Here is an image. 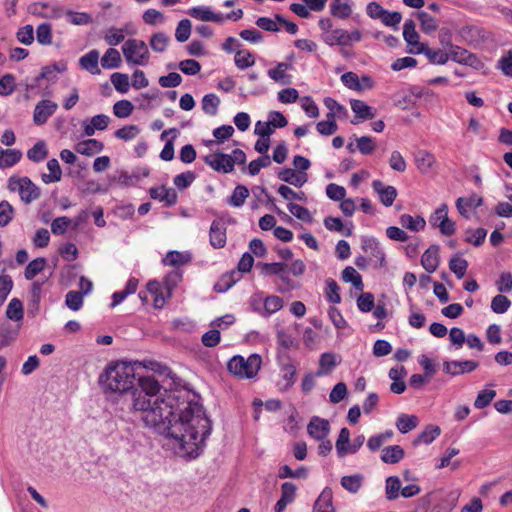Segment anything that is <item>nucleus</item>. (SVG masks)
Instances as JSON below:
<instances>
[{
    "instance_id": "obj_64",
    "label": "nucleus",
    "mask_w": 512,
    "mask_h": 512,
    "mask_svg": "<svg viewBox=\"0 0 512 512\" xmlns=\"http://www.w3.org/2000/svg\"><path fill=\"white\" fill-rule=\"evenodd\" d=\"M375 306L374 295L370 292L362 293L357 299V307L363 313L370 312Z\"/></svg>"
},
{
    "instance_id": "obj_1",
    "label": "nucleus",
    "mask_w": 512,
    "mask_h": 512,
    "mask_svg": "<svg viewBox=\"0 0 512 512\" xmlns=\"http://www.w3.org/2000/svg\"><path fill=\"white\" fill-rule=\"evenodd\" d=\"M99 384L105 392L119 393L123 404L129 411L140 412L141 419L147 427L156 433H170L177 430L181 424L172 425L164 421L163 413L168 412V417L173 414V409H178L186 404L190 407L195 395L185 389H176L174 392L163 394L155 400L150 407V401L136 398V372L133 364L125 361L111 362L99 376Z\"/></svg>"
},
{
    "instance_id": "obj_60",
    "label": "nucleus",
    "mask_w": 512,
    "mask_h": 512,
    "mask_svg": "<svg viewBox=\"0 0 512 512\" xmlns=\"http://www.w3.org/2000/svg\"><path fill=\"white\" fill-rule=\"evenodd\" d=\"M287 207L289 212L297 219L308 223L312 222L313 218L307 208L292 202H290Z\"/></svg>"
},
{
    "instance_id": "obj_11",
    "label": "nucleus",
    "mask_w": 512,
    "mask_h": 512,
    "mask_svg": "<svg viewBox=\"0 0 512 512\" xmlns=\"http://www.w3.org/2000/svg\"><path fill=\"white\" fill-rule=\"evenodd\" d=\"M210 244L215 249L223 248L226 245V222L223 218L212 221L209 231Z\"/></svg>"
},
{
    "instance_id": "obj_57",
    "label": "nucleus",
    "mask_w": 512,
    "mask_h": 512,
    "mask_svg": "<svg viewBox=\"0 0 512 512\" xmlns=\"http://www.w3.org/2000/svg\"><path fill=\"white\" fill-rule=\"evenodd\" d=\"M191 27L192 24L189 19H182L176 27V40L181 43L187 41L191 35Z\"/></svg>"
},
{
    "instance_id": "obj_30",
    "label": "nucleus",
    "mask_w": 512,
    "mask_h": 512,
    "mask_svg": "<svg viewBox=\"0 0 512 512\" xmlns=\"http://www.w3.org/2000/svg\"><path fill=\"white\" fill-rule=\"evenodd\" d=\"M47 168L50 171L49 174H42L41 179L44 183L49 184L53 182H59L62 178V170L57 159L52 158L47 162Z\"/></svg>"
},
{
    "instance_id": "obj_53",
    "label": "nucleus",
    "mask_w": 512,
    "mask_h": 512,
    "mask_svg": "<svg viewBox=\"0 0 512 512\" xmlns=\"http://www.w3.org/2000/svg\"><path fill=\"white\" fill-rule=\"evenodd\" d=\"M170 38L164 32H157L151 36L150 46L155 52H163L165 51Z\"/></svg>"
},
{
    "instance_id": "obj_13",
    "label": "nucleus",
    "mask_w": 512,
    "mask_h": 512,
    "mask_svg": "<svg viewBox=\"0 0 512 512\" xmlns=\"http://www.w3.org/2000/svg\"><path fill=\"white\" fill-rule=\"evenodd\" d=\"M57 109V104L51 100H41L34 109L33 121L36 125L45 124L49 117L52 116Z\"/></svg>"
},
{
    "instance_id": "obj_31",
    "label": "nucleus",
    "mask_w": 512,
    "mask_h": 512,
    "mask_svg": "<svg viewBox=\"0 0 512 512\" xmlns=\"http://www.w3.org/2000/svg\"><path fill=\"white\" fill-rule=\"evenodd\" d=\"M239 279V274L236 271H231L223 274L220 279L215 283L214 290L218 293H224L231 288Z\"/></svg>"
},
{
    "instance_id": "obj_2",
    "label": "nucleus",
    "mask_w": 512,
    "mask_h": 512,
    "mask_svg": "<svg viewBox=\"0 0 512 512\" xmlns=\"http://www.w3.org/2000/svg\"><path fill=\"white\" fill-rule=\"evenodd\" d=\"M149 368L165 377L163 380V394L174 392V390L180 388L195 395L190 407H186V404L181 405L178 409H173V414L169 417V411L163 413V418L167 417V419H163L165 422L169 421L172 425L181 424V427L177 429L179 433L171 430V434H159L174 439L179 444V448L185 451L190 458L198 457L205 446V440L212 431V422L206 416L200 403V395L183 385L182 379L173 373L168 366L154 361L150 362Z\"/></svg>"
},
{
    "instance_id": "obj_50",
    "label": "nucleus",
    "mask_w": 512,
    "mask_h": 512,
    "mask_svg": "<svg viewBox=\"0 0 512 512\" xmlns=\"http://www.w3.org/2000/svg\"><path fill=\"white\" fill-rule=\"evenodd\" d=\"M330 12L334 17L346 19L351 15L352 9L348 3H342L340 0H334L330 5Z\"/></svg>"
},
{
    "instance_id": "obj_46",
    "label": "nucleus",
    "mask_w": 512,
    "mask_h": 512,
    "mask_svg": "<svg viewBox=\"0 0 512 512\" xmlns=\"http://www.w3.org/2000/svg\"><path fill=\"white\" fill-rule=\"evenodd\" d=\"M283 307V300L279 296H268L263 302V313L262 316H269Z\"/></svg>"
},
{
    "instance_id": "obj_23",
    "label": "nucleus",
    "mask_w": 512,
    "mask_h": 512,
    "mask_svg": "<svg viewBox=\"0 0 512 512\" xmlns=\"http://www.w3.org/2000/svg\"><path fill=\"white\" fill-rule=\"evenodd\" d=\"M149 195L152 199L165 202L166 205L172 206L177 202V193L165 186L152 187L149 189Z\"/></svg>"
},
{
    "instance_id": "obj_15",
    "label": "nucleus",
    "mask_w": 512,
    "mask_h": 512,
    "mask_svg": "<svg viewBox=\"0 0 512 512\" xmlns=\"http://www.w3.org/2000/svg\"><path fill=\"white\" fill-rule=\"evenodd\" d=\"M372 188L374 192L379 195L380 201L384 206L390 207L393 205L397 197V190L394 186H385L382 181L374 180L372 182Z\"/></svg>"
},
{
    "instance_id": "obj_10",
    "label": "nucleus",
    "mask_w": 512,
    "mask_h": 512,
    "mask_svg": "<svg viewBox=\"0 0 512 512\" xmlns=\"http://www.w3.org/2000/svg\"><path fill=\"white\" fill-rule=\"evenodd\" d=\"M361 246L366 253L370 254V261L375 262V267L381 268L385 265V254L375 238L362 237Z\"/></svg>"
},
{
    "instance_id": "obj_25",
    "label": "nucleus",
    "mask_w": 512,
    "mask_h": 512,
    "mask_svg": "<svg viewBox=\"0 0 512 512\" xmlns=\"http://www.w3.org/2000/svg\"><path fill=\"white\" fill-rule=\"evenodd\" d=\"M399 222L403 228H406L413 232H419L425 229L426 221L422 216L413 217L410 214H402L399 218Z\"/></svg>"
},
{
    "instance_id": "obj_21",
    "label": "nucleus",
    "mask_w": 512,
    "mask_h": 512,
    "mask_svg": "<svg viewBox=\"0 0 512 512\" xmlns=\"http://www.w3.org/2000/svg\"><path fill=\"white\" fill-rule=\"evenodd\" d=\"M443 53L444 55L438 59V64H446L448 61H453L457 64H467V58L470 57L465 49L458 46H450V48Z\"/></svg>"
},
{
    "instance_id": "obj_48",
    "label": "nucleus",
    "mask_w": 512,
    "mask_h": 512,
    "mask_svg": "<svg viewBox=\"0 0 512 512\" xmlns=\"http://www.w3.org/2000/svg\"><path fill=\"white\" fill-rule=\"evenodd\" d=\"M336 366V358L333 353L326 352L321 355L317 376L326 375Z\"/></svg>"
},
{
    "instance_id": "obj_44",
    "label": "nucleus",
    "mask_w": 512,
    "mask_h": 512,
    "mask_svg": "<svg viewBox=\"0 0 512 512\" xmlns=\"http://www.w3.org/2000/svg\"><path fill=\"white\" fill-rule=\"evenodd\" d=\"M202 110L211 116H215L218 112V107L220 104L219 97L214 93L206 94L202 98Z\"/></svg>"
},
{
    "instance_id": "obj_28",
    "label": "nucleus",
    "mask_w": 512,
    "mask_h": 512,
    "mask_svg": "<svg viewBox=\"0 0 512 512\" xmlns=\"http://www.w3.org/2000/svg\"><path fill=\"white\" fill-rule=\"evenodd\" d=\"M404 454L405 452L401 446H388L382 450L381 460L384 463L396 464L403 459Z\"/></svg>"
},
{
    "instance_id": "obj_58",
    "label": "nucleus",
    "mask_w": 512,
    "mask_h": 512,
    "mask_svg": "<svg viewBox=\"0 0 512 512\" xmlns=\"http://www.w3.org/2000/svg\"><path fill=\"white\" fill-rule=\"evenodd\" d=\"M496 396V391L492 389H484L480 391L474 401V406L477 409L487 407Z\"/></svg>"
},
{
    "instance_id": "obj_17",
    "label": "nucleus",
    "mask_w": 512,
    "mask_h": 512,
    "mask_svg": "<svg viewBox=\"0 0 512 512\" xmlns=\"http://www.w3.org/2000/svg\"><path fill=\"white\" fill-rule=\"evenodd\" d=\"M459 34L466 42L474 45H478L486 39L485 30L476 25L463 26Z\"/></svg>"
},
{
    "instance_id": "obj_12",
    "label": "nucleus",
    "mask_w": 512,
    "mask_h": 512,
    "mask_svg": "<svg viewBox=\"0 0 512 512\" xmlns=\"http://www.w3.org/2000/svg\"><path fill=\"white\" fill-rule=\"evenodd\" d=\"M479 366L477 361L464 360V361H445L443 363V371L451 376H458L465 373H470L476 370Z\"/></svg>"
},
{
    "instance_id": "obj_7",
    "label": "nucleus",
    "mask_w": 512,
    "mask_h": 512,
    "mask_svg": "<svg viewBox=\"0 0 512 512\" xmlns=\"http://www.w3.org/2000/svg\"><path fill=\"white\" fill-rule=\"evenodd\" d=\"M222 49L227 53H235V64H255V55L244 48L243 43L235 37L226 38L222 44Z\"/></svg>"
},
{
    "instance_id": "obj_51",
    "label": "nucleus",
    "mask_w": 512,
    "mask_h": 512,
    "mask_svg": "<svg viewBox=\"0 0 512 512\" xmlns=\"http://www.w3.org/2000/svg\"><path fill=\"white\" fill-rule=\"evenodd\" d=\"M401 492L400 479L397 476H390L386 479V498L388 500H395Z\"/></svg>"
},
{
    "instance_id": "obj_42",
    "label": "nucleus",
    "mask_w": 512,
    "mask_h": 512,
    "mask_svg": "<svg viewBox=\"0 0 512 512\" xmlns=\"http://www.w3.org/2000/svg\"><path fill=\"white\" fill-rule=\"evenodd\" d=\"M6 316L8 319L13 321H21L23 319V304L18 298H13L10 300L7 306Z\"/></svg>"
},
{
    "instance_id": "obj_59",
    "label": "nucleus",
    "mask_w": 512,
    "mask_h": 512,
    "mask_svg": "<svg viewBox=\"0 0 512 512\" xmlns=\"http://www.w3.org/2000/svg\"><path fill=\"white\" fill-rule=\"evenodd\" d=\"M196 179V174L193 171L183 172L174 177L173 183L179 190L188 188Z\"/></svg>"
},
{
    "instance_id": "obj_33",
    "label": "nucleus",
    "mask_w": 512,
    "mask_h": 512,
    "mask_svg": "<svg viewBox=\"0 0 512 512\" xmlns=\"http://www.w3.org/2000/svg\"><path fill=\"white\" fill-rule=\"evenodd\" d=\"M441 433V429L436 425H428L424 431H422L417 438L413 441V445L418 444H430L438 437Z\"/></svg>"
},
{
    "instance_id": "obj_32",
    "label": "nucleus",
    "mask_w": 512,
    "mask_h": 512,
    "mask_svg": "<svg viewBox=\"0 0 512 512\" xmlns=\"http://www.w3.org/2000/svg\"><path fill=\"white\" fill-rule=\"evenodd\" d=\"M415 162L422 173H428L435 163V157L426 150H420L416 153Z\"/></svg>"
},
{
    "instance_id": "obj_52",
    "label": "nucleus",
    "mask_w": 512,
    "mask_h": 512,
    "mask_svg": "<svg viewBox=\"0 0 512 512\" xmlns=\"http://www.w3.org/2000/svg\"><path fill=\"white\" fill-rule=\"evenodd\" d=\"M110 80L118 92L122 94L128 92L130 82L127 74L115 72L111 75Z\"/></svg>"
},
{
    "instance_id": "obj_26",
    "label": "nucleus",
    "mask_w": 512,
    "mask_h": 512,
    "mask_svg": "<svg viewBox=\"0 0 512 512\" xmlns=\"http://www.w3.org/2000/svg\"><path fill=\"white\" fill-rule=\"evenodd\" d=\"M293 66H275L268 70V76L280 85H290L292 83V76L288 73V70Z\"/></svg>"
},
{
    "instance_id": "obj_27",
    "label": "nucleus",
    "mask_w": 512,
    "mask_h": 512,
    "mask_svg": "<svg viewBox=\"0 0 512 512\" xmlns=\"http://www.w3.org/2000/svg\"><path fill=\"white\" fill-rule=\"evenodd\" d=\"M482 201V198L477 194H473L469 197H459L456 201V207L462 216L468 218L467 208L479 207Z\"/></svg>"
},
{
    "instance_id": "obj_14",
    "label": "nucleus",
    "mask_w": 512,
    "mask_h": 512,
    "mask_svg": "<svg viewBox=\"0 0 512 512\" xmlns=\"http://www.w3.org/2000/svg\"><path fill=\"white\" fill-rule=\"evenodd\" d=\"M351 109L355 116L351 120L352 124H359L364 120H371L375 117V110L373 107L367 105L364 101L358 99H352L350 101Z\"/></svg>"
},
{
    "instance_id": "obj_36",
    "label": "nucleus",
    "mask_w": 512,
    "mask_h": 512,
    "mask_svg": "<svg viewBox=\"0 0 512 512\" xmlns=\"http://www.w3.org/2000/svg\"><path fill=\"white\" fill-rule=\"evenodd\" d=\"M417 18L420 21L421 30L426 34L436 31L439 26L437 19L425 11L417 12Z\"/></svg>"
},
{
    "instance_id": "obj_37",
    "label": "nucleus",
    "mask_w": 512,
    "mask_h": 512,
    "mask_svg": "<svg viewBox=\"0 0 512 512\" xmlns=\"http://www.w3.org/2000/svg\"><path fill=\"white\" fill-rule=\"evenodd\" d=\"M418 421L415 415L401 414L397 419L396 427L402 434H406L417 427Z\"/></svg>"
},
{
    "instance_id": "obj_61",
    "label": "nucleus",
    "mask_w": 512,
    "mask_h": 512,
    "mask_svg": "<svg viewBox=\"0 0 512 512\" xmlns=\"http://www.w3.org/2000/svg\"><path fill=\"white\" fill-rule=\"evenodd\" d=\"M134 106L129 100H120L113 106V113L118 118H127L133 112Z\"/></svg>"
},
{
    "instance_id": "obj_29",
    "label": "nucleus",
    "mask_w": 512,
    "mask_h": 512,
    "mask_svg": "<svg viewBox=\"0 0 512 512\" xmlns=\"http://www.w3.org/2000/svg\"><path fill=\"white\" fill-rule=\"evenodd\" d=\"M19 334V327H13L9 323L0 326V348L9 346L16 340Z\"/></svg>"
},
{
    "instance_id": "obj_35",
    "label": "nucleus",
    "mask_w": 512,
    "mask_h": 512,
    "mask_svg": "<svg viewBox=\"0 0 512 512\" xmlns=\"http://www.w3.org/2000/svg\"><path fill=\"white\" fill-rule=\"evenodd\" d=\"M191 261V255L189 253H182L179 251H170L163 259L165 265L179 267L187 264Z\"/></svg>"
},
{
    "instance_id": "obj_43",
    "label": "nucleus",
    "mask_w": 512,
    "mask_h": 512,
    "mask_svg": "<svg viewBox=\"0 0 512 512\" xmlns=\"http://www.w3.org/2000/svg\"><path fill=\"white\" fill-rule=\"evenodd\" d=\"M42 285H43V282L35 281L32 283V286H31V299L29 302L28 312L31 313L33 316L39 310Z\"/></svg>"
},
{
    "instance_id": "obj_40",
    "label": "nucleus",
    "mask_w": 512,
    "mask_h": 512,
    "mask_svg": "<svg viewBox=\"0 0 512 512\" xmlns=\"http://www.w3.org/2000/svg\"><path fill=\"white\" fill-rule=\"evenodd\" d=\"M248 196V188L244 185H237L231 196L228 197L227 203L233 207H241L245 203V200Z\"/></svg>"
},
{
    "instance_id": "obj_41",
    "label": "nucleus",
    "mask_w": 512,
    "mask_h": 512,
    "mask_svg": "<svg viewBox=\"0 0 512 512\" xmlns=\"http://www.w3.org/2000/svg\"><path fill=\"white\" fill-rule=\"evenodd\" d=\"M46 258L39 257L28 263L25 268L24 276L27 280H32L37 274L42 272L46 266Z\"/></svg>"
},
{
    "instance_id": "obj_18",
    "label": "nucleus",
    "mask_w": 512,
    "mask_h": 512,
    "mask_svg": "<svg viewBox=\"0 0 512 512\" xmlns=\"http://www.w3.org/2000/svg\"><path fill=\"white\" fill-rule=\"evenodd\" d=\"M296 489V486L292 482H284L281 485V497L274 506V512H284L286 506L293 502Z\"/></svg>"
},
{
    "instance_id": "obj_47",
    "label": "nucleus",
    "mask_w": 512,
    "mask_h": 512,
    "mask_svg": "<svg viewBox=\"0 0 512 512\" xmlns=\"http://www.w3.org/2000/svg\"><path fill=\"white\" fill-rule=\"evenodd\" d=\"M350 442V431L348 428L344 427L340 430L339 436L336 440V452L338 457L342 458L347 455V447L349 446Z\"/></svg>"
},
{
    "instance_id": "obj_39",
    "label": "nucleus",
    "mask_w": 512,
    "mask_h": 512,
    "mask_svg": "<svg viewBox=\"0 0 512 512\" xmlns=\"http://www.w3.org/2000/svg\"><path fill=\"white\" fill-rule=\"evenodd\" d=\"M442 216V221L439 222L438 228L442 235L452 236L455 233V223L448 217V206L442 204V210L439 213Z\"/></svg>"
},
{
    "instance_id": "obj_22",
    "label": "nucleus",
    "mask_w": 512,
    "mask_h": 512,
    "mask_svg": "<svg viewBox=\"0 0 512 512\" xmlns=\"http://www.w3.org/2000/svg\"><path fill=\"white\" fill-rule=\"evenodd\" d=\"M332 500L333 493L331 488H324L313 505V512H335Z\"/></svg>"
},
{
    "instance_id": "obj_55",
    "label": "nucleus",
    "mask_w": 512,
    "mask_h": 512,
    "mask_svg": "<svg viewBox=\"0 0 512 512\" xmlns=\"http://www.w3.org/2000/svg\"><path fill=\"white\" fill-rule=\"evenodd\" d=\"M449 268L458 279H462L466 274L468 262L463 258L453 257L449 261Z\"/></svg>"
},
{
    "instance_id": "obj_4",
    "label": "nucleus",
    "mask_w": 512,
    "mask_h": 512,
    "mask_svg": "<svg viewBox=\"0 0 512 512\" xmlns=\"http://www.w3.org/2000/svg\"><path fill=\"white\" fill-rule=\"evenodd\" d=\"M136 389V398L149 400L151 408L157 398L163 397L161 386L153 376H136Z\"/></svg>"
},
{
    "instance_id": "obj_3",
    "label": "nucleus",
    "mask_w": 512,
    "mask_h": 512,
    "mask_svg": "<svg viewBox=\"0 0 512 512\" xmlns=\"http://www.w3.org/2000/svg\"><path fill=\"white\" fill-rule=\"evenodd\" d=\"M262 359L258 354H252L247 359L241 355L233 356L227 364V369L240 379H251L258 373Z\"/></svg>"
},
{
    "instance_id": "obj_6",
    "label": "nucleus",
    "mask_w": 512,
    "mask_h": 512,
    "mask_svg": "<svg viewBox=\"0 0 512 512\" xmlns=\"http://www.w3.org/2000/svg\"><path fill=\"white\" fill-rule=\"evenodd\" d=\"M122 51L129 64H141L149 56L146 43L139 39H128L124 42Z\"/></svg>"
},
{
    "instance_id": "obj_54",
    "label": "nucleus",
    "mask_w": 512,
    "mask_h": 512,
    "mask_svg": "<svg viewBox=\"0 0 512 512\" xmlns=\"http://www.w3.org/2000/svg\"><path fill=\"white\" fill-rule=\"evenodd\" d=\"M339 290H340L339 285L337 284V282L334 279L328 278L326 280L325 294H326V298L329 302L334 303V304H338L341 302V296H340Z\"/></svg>"
},
{
    "instance_id": "obj_24",
    "label": "nucleus",
    "mask_w": 512,
    "mask_h": 512,
    "mask_svg": "<svg viewBox=\"0 0 512 512\" xmlns=\"http://www.w3.org/2000/svg\"><path fill=\"white\" fill-rule=\"evenodd\" d=\"M104 144L97 139H87L76 144L75 151L85 156H92L103 150Z\"/></svg>"
},
{
    "instance_id": "obj_34",
    "label": "nucleus",
    "mask_w": 512,
    "mask_h": 512,
    "mask_svg": "<svg viewBox=\"0 0 512 512\" xmlns=\"http://www.w3.org/2000/svg\"><path fill=\"white\" fill-rule=\"evenodd\" d=\"M48 156V149L45 141L39 140L32 148L27 151L29 160L39 163L46 159Z\"/></svg>"
},
{
    "instance_id": "obj_63",
    "label": "nucleus",
    "mask_w": 512,
    "mask_h": 512,
    "mask_svg": "<svg viewBox=\"0 0 512 512\" xmlns=\"http://www.w3.org/2000/svg\"><path fill=\"white\" fill-rule=\"evenodd\" d=\"M14 208L6 200L0 202V227H6L13 219Z\"/></svg>"
},
{
    "instance_id": "obj_62",
    "label": "nucleus",
    "mask_w": 512,
    "mask_h": 512,
    "mask_svg": "<svg viewBox=\"0 0 512 512\" xmlns=\"http://www.w3.org/2000/svg\"><path fill=\"white\" fill-rule=\"evenodd\" d=\"M511 306V301L504 295H496L491 301V309L494 313L503 314Z\"/></svg>"
},
{
    "instance_id": "obj_5",
    "label": "nucleus",
    "mask_w": 512,
    "mask_h": 512,
    "mask_svg": "<svg viewBox=\"0 0 512 512\" xmlns=\"http://www.w3.org/2000/svg\"><path fill=\"white\" fill-rule=\"evenodd\" d=\"M8 187L11 191H19L21 200L28 204L40 197V189L28 177L9 178Z\"/></svg>"
},
{
    "instance_id": "obj_45",
    "label": "nucleus",
    "mask_w": 512,
    "mask_h": 512,
    "mask_svg": "<svg viewBox=\"0 0 512 512\" xmlns=\"http://www.w3.org/2000/svg\"><path fill=\"white\" fill-rule=\"evenodd\" d=\"M342 280L346 283H352L356 290H363V282L361 275L351 266L346 267L342 271Z\"/></svg>"
},
{
    "instance_id": "obj_8",
    "label": "nucleus",
    "mask_w": 512,
    "mask_h": 512,
    "mask_svg": "<svg viewBox=\"0 0 512 512\" xmlns=\"http://www.w3.org/2000/svg\"><path fill=\"white\" fill-rule=\"evenodd\" d=\"M277 360L281 366V376L285 381L281 390H288L296 381V367L291 363V358L287 353L278 352Z\"/></svg>"
},
{
    "instance_id": "obj_16",
    "label": "nucleus",
    "mask_w": 512,
    "mask_h": 512,
    "mask_svg": "<svg viewBox=\"0 0 512 512\" xmlns=\"http://www.w3.org/2000/svg\"><path fill=\"white\" fill-rule=\"evenodd\" d=\"M330 431L329 422L318 416H313L307 426L308 434L316 440H324Z\"/></svg>"
},
{
    "instance_id": "obj_49",
    "label": "nucleus",
    "mask_w": 512,
    "mask_h": 512,
    "mask_svg": "<svg viewBox=\"0 0 512 512\" xmlns=\"http://www.w3.org/2000/svg\"><path fill=\"white\" fill-rule=\"evenodd\" d=\"M403 38L408 45H418L419 34L415 29V23L412 19H407L404 23Z\"/></svg>"
},
{
    "instance_id": "obj_56",
    "label": "nucleus",
    "mask_w": 512,
    "mask_h": 512,
    "mask_svg": "<svg viewBox=\"0 0 512 512\" xmlns=\"http://www.w3.org/2000/svg\"><path fill=\"white\" fill-rule=\"evenodd\" d=\"M66 70V66H44L39 78L46 80L48 83H55L58 79V74Z\"/></svg>"
},
{
    "instance_id": "obj_9",
    "label": "nucleus",
    "mask_w": 512,
    "mask_h": 512,
    "mask_svg": "<svg viewBox=\"0 0 512 512\" xmlns=\"http://www.w3.org/2000/svg\"><path fill=\"white\" fill-rule=\"evenodd\" d=\"M204 161L217 172L230 173L233 171V162L230 159V155L223 152H215L207 155Z\"/></svg>"
},
{
    "instance_id": "obj_20",
    "label": "nucleus",
    "mask_w": 512,
    "mask_h": 512,
    "mask_svg": "<svg viewBox=\"0 0 512 512\" xmlns=\"http://www.w3.org/2000/svg\"><path fill=\"white\" fill-rule=\"evenodd\" d=\"M278 178L286 183H289L295 187H302L308 180V175L305 172H299L291 168H284L277 173Z\"/></svg>"
},
{
    "instance_id": "obj_19",
    "label": "nucleus",
    "mask_w": 512,
    "mask_h": 512,
    "mask_svg": "<svg viewBox=\"0 0 512 512\" xmlns=\"http://www.w3.org/2000/svg\"><path fill=\"white\" fill-rule=\"evenodd\" d=\"M439 246L431 245L421 257V265L428 273H433L439 266Z\"/></svg>"
},
{
    "instance_id": "obj_38",
    "label": "nucleus",
    "mask_w": 512,
    "mask_h": 512,
    "mask_svg": "<svg viewBox=\"0 0 512 512\" xmlns=\"http://www.w3.org/2000/svg\"><path fill=\"white\" fill-rule=\"evenodd\" d=\"M364 477L361 474L343 476L341 486L350 493H357L362 487Z\"/></svg>"
}]
</instances>
